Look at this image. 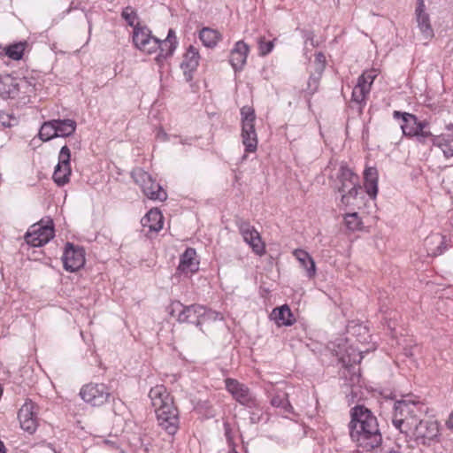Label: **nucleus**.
Returning a JSON list of instances; mask_svg holds the SVG:
<instances>
[{"label":"nucleus","instance_id":"obj_1","mask_svg":"<svg viewBox=\"0 0 453 453\" xmlns=\"http://www.w3.org/2000/svg\"><path fill=\"white\" fill-rule=\"evenodd\" d=\"M349 435L357 447L363 451H371L379 447L382 436L377 418L366 407L357 405L350 411Z\"/></svg>","mask_w":453,"mask_h":453},{"label":"nucleus","instance_id":"obj_2","mask_svg":"<svg viewBox=\"0 0 453 453\" xmlns=\"http://www.w3.org/2000/svg\"><path fill=\"white\" fill-rule=\"evenodd\" d=\"M425 411L424 404L418 401H396L394 404L392 424L402 434H406L419 419L418 416Z\"/></svg>","mask_w":453,"mask_h":453},{"label":"nucleus","instance_id":"obj_3","mask_svg":"<svg viewBox=\"0 0 453 453\" xmlns=\"http://www.w3.org/2000/svg\"><path fill=\"white\" fill-rule=\"evenodd\" d=\"M395 119H402L401 129L403 134L406 137H415L420 143H425L427 139L433 136L428 129V123L419 121L416 115L395 111L393 112Z\"/></svg>","mask_w":453,"mask_h":453},{"label":"nucleus","instance_id":"obj_4","mask_svg":"<svg viewBox=\"0 0 453 453\" xmlns=\"http://www.w3.org/2000/svg\"><path fill=\"white\" fill-rule=\"evenodd\" d=\"M405 436L413 440L418 445L430 446L439 441V424L435 420L418 419Z\"/></svg>","mask_w":453,"mask_h":453},{"label":"nucleus","instance_id":"obj_5","mask_svg":"<svg viewBox=\"0 0 453 453\" xmlns=\"http://www.w3.org/2000/svg\"><path fill=\"white\" fill-rule=\"evenodd\" d=\"M256 114L250 106L241 109L242 142L246 153H254L257 149V134L255 128Z\"/></svg>","mask_w":453,"mask_h":453},{"label":"nucleus","instance_id":"obj_6","mask_svg":"<svg viewBox=\"0 0 453 453\" xmlns=\"http://www.w3.org/2000/svg\"><path fill=\"white\" fill-rule=\"evenodd\" d=\"M132 178L140 186L142 193L149 199L163 202L167 198V193L151 175L142 168H135L132 172Z\"/></svg>","mask_w":453,"mask_h":453},{"label":"nucleus","instance_id":"obj_7","mask_svg":"<svg viewBox=\"0 0 453 453\" xmlns=\"http://www.w3.org/2000/svg\"><path fill=\"white\" fill-rule=\"evenodd\" d=\"M225 386L227 392L240 404L250 409H258L260 407L259 401L247 385L235 379L227 378L225 380Z\"/></svg>","mask_w":453,"mask_h":453},{"label":"nucleus","instance_id":"obj_8","mask_svg":"<svg viewBox=\"0 0 453 453\" xmlns=\"http://www.w3.org/2000/svg\"><path fill=\"white\" fill-rule=\"evenodd\" d=\"M80 395L92 406H101L109 401L111 393L108 387L103 383H89L81 388Z\"/></svg>","mask_w":453,"mask_h":453},{"label":"nucleus","instance_id":"obj_9","mask_svg":"<svg viewBox=\"0 0 453 453\" xmlns=\"http://www.w3.org/2000/svg\"><path fill=\"white\" fill-rule=\"evenodd\" d=\"M155 412L158 426L168 434H175L180 426L179 411L176 406L174 404L166 405Z\"/></svg>","mask_w":453,"mask_h":453},{"label":"nucleus","instance_id":"obj_10","mask_svg":"<svg viewBox=\"0 0 453 453\" xmlns=\"http://www.w3.org/2000/svg\"><path fill=\"white\" fill-rule=\"evenodd\" d=\"M38 407L30 399L26 400L18 412V418L22 430L33 434L38 427Z\"/></svg>","mask_w":453,"mask_h":453},{"label":"nucleus","instance_id":"obj_11","mask_svg":"<svg viewBox=\"0 0 453 453\" xmlns=\"http://www.w3.org/2000/svg\"><path fill=\"white\" fill-rule=\"evenodd\" d=\"M54 237L52 221L42 225V222L33 225L25 235L27 244L33 247H41L49 242Z\"/></svg>","mask_w":453,"mask_h":453},{"label":"nucleus","instance_id":"obj_12","mask_svg":"<svg viewBox=\"0 0 453 453\" xmlns=\"http://www.w3.org/2000/svg\"><path fill=\"white\" fill-rule=\"evenodd\" d=\"M414 17L422 39L425 40L424 44H427L434 37V31L431 24L430 15L426 12L425 0H417Z\"/></svg>","mask_w":453,"mask_h":453},{"label":"nucleus","instance_id":"obj_13","mask_svg":"<svg viewBox=\"0 0 453 453\" xmlns=\"http://www.w3.org/2000/svg\"><path fill=\"white\" fill-rule=\"evenodd\" d=\"M331 175L333 188L338 192H345L348 187L359 182V177L345 164L341 163Z\"/></svg>","mask_w":453,"mask_h":453},{"label":"nucleus","instance_id":"obj_14","mask_svg":"<svg viewBox=\"0 0 453 453\" xmlns=\"http://www.w3.org/2000/svg\"><path fill=\"white\" fill-rule=\"evenodd\" d=\"M172 311L173 312L176 309L181 308L179 312L177 320L180 323H190L195 324L197 327L202 330L201 327V313L204 312L203 311V305L200 304H191V305H183L179 301H174L171 304Z\"/></svg>","mask_w":453,"mask_h":453},{"label":"nucleus","instance_id":"obj_15","mask_svg":"<svg viewBox=\"0 0 453 453\" xmlns=\"http://www.w3.org/2000/svg\"><path fill=\"white\" fill-rule=\"evenodd\" d=\"M65 270L76 272L85 264V251L83 248L67 242L62 256Z\"/></svg>","mask_w":453,"mask_h":453},{"label":"nucleus","instance_id":"obj_16","mask_svg":"<svg viewBox=\"0 0 453 453\" xmlns=\"http://www.w3.org/2000/svg\"><path fill=\"white\" fill-rule=\"evenodd\" d=\"M239 231L243 237L244 242L249 244L252 250L259 256L265 252V243L263 242L259 233L249 222L242 221L239 225Z\"/></svg>","mask_w":453,"mask_h":453},{"label":"nucleus","instance_id":"obj_17","mask_svg":"<svg viewBox=\"0 0 453 453\" xmlns=\"http://www.w3.org/2000/svg\"><path fill=\"white\" fill-rule=\"evenodd\" d=\"M265 392L267 397L271 398L270 403L273 407L280 408L287 413L292 412L293 407L285 391L276 388L273 383H268L265 388Z\"/></svg>","mask_w":453,"mask_h":453},{"label":"nucleus","instance_id":"obj_18","mask_svg":"<svg viewBox=\"0 0 453 453\" xmlns=\"http://www.w3.org/2000/svg\"><path fill=\"white\" fill-rule=\"evenodd\" d=\"M424 247L429 257L441 255L448 248V241L445 235L439 233L431 234L424 241Z\"/></svg>","mask_w":453,"mask_h":453},{"label":"nucleus","instance_id":"obj_19","mask_svg":"<svg viewBox=\"0 0 453 453\" xmlns=\"http://www.w3.org/2000/svg\"><path fill=\"white\" fill-rule=\"evenodd\" d=\"M149 397L151 401V404L155 408V411L166 405L174 404L173 397L164 385H157L151 388Z\"/></svg>","mask_w":453,"mask_h":453},{"label":"nucleus","instance_id":"obj_20","mask_svg":"<svg viewBox=\"0 0 453 453\" xmlns=\"http://www.w3.org/2000/svg\"><path fill=\"white\" fill-rule=\"evenodd\" d=\"M200 55L197 49L190 45L184 55L183 61L180 65L183 70L186 80L191 81L193 78V73L196 70L199 65Z\"/></svg>","mask_w":453,"mask_h":453},{"label":"nucleus","instance_id":"obj_21","mask_svg":"<svg viewBox=\"0 0 453 453\" xmlns=\"http://www.w3.org/2000/svg\"><path fill=\"white\" fill-rule=\"evenodd\" d=\"M250 48L243 41H238L231 50L229 62L235 72L241 71L246 64Z\"/></svg>","mask_w":453,"mask_h":453},{"label":"nucleus","instance_id":"obj_22","mask_svg":"<svg viewBox=\"0 0 453 453\" xmlns=\"http://www.w3.org/2000/svg\"><path fill=\"white\" fill-rule=\"evenodd\" d=\"M178 270L185 274L194 273L199 270V260L196 257V251L195 249H186L180 256Z\"/></svg>","mask_w":453,"mask_h":453},{"label":"nucleus","instance_id":"obj_23","mask_svg":"<svg viewBox=\"0 0 453 453\" xmlns=\"http://www.w3.org/2000/svg\"><path fill=\"white\" fill-rule=\"evenodd\" d=\"M433 145L440 148L445 157H453V129H449L448 133L441 135H434L429 138Z\"/></svg>","mask_w":453,"mask_h":453},{"label":"nucleus","instance_id":"obj_24","mask_svg":"<svg viewBox=\"0 0 453 453\" xmlns=\"http://www.w3.org/2000/svg\"><path fill=\"white\" fill-rule=\"evenodd\" d=\"M142 226L150 232H158L163 228L164 217L158 209H151L141 219Z\"/></svg>","mask_w":453,"mask_h":453},{"label":"nucleus","instance_id":"obj_25","mask_svg":"<svg viewBox=\"0 0 453 453\" xmlns=\"http://www.w3.org/2000/svg\"><path fill=\"white\" fill-rule=\"evenodd\" d=\"M293 256L299 262L300 265L305 270L306 276L309 279L316 275V265L311 255L302 249H296L293 251Z\"/></svg>","mask_w":453,"mask_h":453},{"label":"nucleus","instance_id":"obj_26","mask_svg":"<svg viewBox=\"0 0 453 453\" xmlns=\"http://www.w3.org/2000/svg\"><path fill=\"white\" fill-rule=\"evenodd\" d=\"M17 97L26 100L35 95V80L34 78L18 77L17 80Z\"/></svg>","mask_w":453,"mask_h":453},{"label":"nucleus","instance_id":"obj_27","mask_svg":"<svg viewBox=\"0 0 453 453\" xmlns=\"http://www.w3.org/2000/svg\"><path fill=\"white\" fill-rule=\"evenodd\" d=\"M17 80L10 74L0 75V96L4 98L17 97Z\"/></svg>","mask_w":453,"mask_h":453},{"label":"nucleus","instance_id":"obj_28","mask_svg":"<svg viewBox=\"0 0 453 453\" xmlns=\"http://www.w3.org/2000/svg\"><path fill=\"white\" fill-rule=\"evenodd\" d=\"M271 318L275 321V323L279 326H288L295 323V319L293 317L292 311L287 304L273 309L271 314Z\"/></svg>","mask_w":453,"mask_h":453},{"label":"nucleus","instance_id":"obj_29","mask_svg":"<svg viewBox=\"0 0 453 453\" xmlns=\"http://www.w3.org/2000/svg\"><path fill=\"white\" fill-rule=\"evenodd\" d=\"M177 39L175 33L173 29H169L167 37L165 40H160V53L158 57L160 58H167L173 55V51L177 46Z\"/></svg>","mask_w":453,"mask_h":453},{"label":"nucleus","instance_id":"obj_30","mask_svg":"<svg viewBox=\"0 0 453 453\" xmlns=\"http://www.w3.org/2000/svg\"><path fill=\"white\" fill-rule=\"evenodd\" d=\"M54 122L57 137H68L74 134L77 127L75 120L70 119H54Z\"/></svg>","mask_w":453,"mask_h":453},{"label":"nucleus","instance_id":"obj_31","mask_svg":"<svg viewBox=\"0 0 453 453\" xmlns=\"http://www.w3.org/2000/svg\"><path fill=\"white\" fill-rule=\"evenodd\" d=\"M361 189L359 186V182L356 183V185H351L347 188L345 192H339L341 194V203L342 205L348 206H357L358 204V193Z\"/></svg>","mask_w":453,"mask_h":453},{"label":"nucleus","instance_id":"obj_32","mask_svg":"<svg viewBox=\"0 0 453 453\" xmlns=\"http://www.w3.org/2000/svg\"><path fill=\"white\" fill-rule=\"evenodd\" d=\"M371 88L368 85H364L357 81V85L354 87L351 94V99L354 103L357 104L360 108L364 107L366 104V99L370 94Z\"/></svg>","mask_w":453,"mask_h":453},{"label":"nucleus","instance_id":"obj_33","mask_svg":"<svg viewBox=\"0 0 453 453\" xmlns=\"http://www.w3.org/2000/svg\"><path fill=\"white\" fill-rule=\"evenodd\" d=\"M199 37L204 46L212 48L218 43L220 35L217 30L203 27L200 31Z\"/></svg>","mask_w":453,"mask_h":453},{"label":"nucleus","instance_id":"obj_34","mask_svg":"<svg viewBox=\"0 0 453 453\" xmlns=\"http://www.w3.org/2000/svg\"><path fill=\"white\" fill-rule=\"evenodd\" d=\"M151 36V32L147 27H134L133 32V42L138 50H140L141 47H144L145 42Z\"/></svg>","mask_w":453,"mask_h":453},{"label":"nucleus","instance_id":"obj_35","mask_svg":"<svg viewBox=\"0 0 453 453\" xmlns=\"http://www.w3.org/2000/svg\"><path fill=\"white\" fill-rule=\"evenodd\" d=\"M71 173V167L57 165L53 173V180L58 186L62 187L69 182Z\"/></svg>","mask_w":453,"mask_h":453},{"label":"nucleus","instance_id":"obj_36","mask_svg":"<svg viewBox=\"0 0 453 453\" xmlns=\"http://www.w3.org/2000/svg\"><path fill=\"white\" fill-rule=\"evenodd\" d=\"M26 46V42H19L9 45L4 49L5 55L12 60H20L24 55Z\"/></svg>","mask_w":453,"mask_h":453},{"label":"nucleus","instance_id":"obj_37","mask_svg":"<svg viewBox=\"0 0 453 453\" xmlns=\"http://www.w3.org/2000/svg\"><path fill=\"white\" fill-rule=\"evenodd\" d=\"M39 137L43 142H48L57 137L56 126L54 119L45 121L39 131Z\"/></svg>","mask_w":453,"mask_h":453},{"label":"nucleus","instance_id":"obj_38","mask_svg":"<svg viewBox=\"0 0 453 453\" xmlns=\"http://www.w3.org/2000/svg\"><path fill=\"white\" fill-rule=\"evenodd\" d=\"M347 228L350 231H357L362 228V220L357 212L348 213L344 217Z\"/></svg>","mask_w":453,"mask_h":453},{"label":"nucleus","instance_id":"obj_39","mask_svg":"<svg viewBox=\"0 0 453 453\" xmlns=\"http://www.w3.org/2000/svg\"><path fill=\"white\" fill-rule=\"evenodd\" d=\"M274 41L270 40L266 41L264 36H260L257 38V45H258V54L259 56L265 57L271 53L274 48Z\"/></svg>","mask_w":453,"mask_h":453},{"label":"nucleus","instance_id":"obj_40","mask_svg":"<svg viewBox=\"0 0 453 453\" xmlns=\"http://www.w3.org/2000/svg\"><path fill=\"white\" fill-rule=\"evenodd\" d=\"M203 313H201V326L207 321L222 320L223 315L220 312L208 309L203 305Z\"/></svg>","mask_w":453,"mask_h":453},{"label":"nucleus","instance_id":"obj_41","mask_svg":"<svg viewBox=\"0 0 453 453\" xmlns=\"http://www.w3.org/2000/svg\"><path fill=\"white\" fill-rule=\"evenodd\" d=\"M379 74V71L375 68H372L370 70L365 71L357 79L358 81L363 83L364 85H368L369 88H372V85Z\"/></svg>","mask_w":453,"mask_h":453},{"label":"nucleus","instance_id":"obj_42","mask_svg":"<svg viewBox=\"0 0 453 453\" xmlns=\"http://www.w3.org/2000/svg\"><path fill=\"white\" fill-rule=\"evenodd\" d=\"M322 71L323 67L321 66L319 67L317 74H312L310 76L306 89L310 95H313L315 92H317L319 86V81L322 74Z\"/></svg>","mask_w":453,"mask_h":453},{"label":"nucleus","instance_id":"obj_43","mask_svg":"<svg viewBox=\"0 0 453 453\" xmlns=\"http://www.w3.org/2000/svg\"><path fill=\"white\" fill-rule=\"evenodd\" d=\"M160 46V40L151 36L146 42L144 47H141L140 50L147 53V54H152L156 52Z\"/></svg>","mask_w":453,"mask_h":453},{"label":"nucleus","instance_id":"obj_44","mask_svg":"<svg viewBox=\"0 0 453 453\" xmlns=\"http://www.w3.org/2000/svg\"><path fill=\"white\" fill-rule=\"evenodd\" d=\"M122 18L127 21V23L131 27H136L135 23L137 21V14L136 12L131 7H126L121 13Z\"/></svg>","mask_w":453,"mask_h":453},{"label":"nucleus","instance_id":"obj_45","mask_svg":"<svg viewBox=\"0 0 453 453\" xmlns=\"http://www.w3.org/2000/svg\"><path fill=\"white\" fill-rule=\"evenodd\" d=\"M70 159H71L70 149L66 145H65L61 148V150L59 151L58 165H61L66 166V167H71Z\"/></svg>","mask_w":453,"mask_h":453},{"label":"nucleus","instance_id":"obj_46","mask_svg":"<svg viewBox=\"0 0 453 453\" xmlns=\"http://www.w3.org/2000/svg\"><path fill=\"white\" fill-rule=\"evenodd\" d=\"M365 192L372 198L375 199L378 194V180L364 183Z\"/></svg>","mask_w":453,"mask_h":453},{"label":"nucleus","instance_id":"obj_47","mask_svg":"<svg viewBox=\"0 0 453 453\" xmlns=\"http://www.w3.org/2000/svg\"><path fill=\"white\" fill-rule=\"evenodd\" d=\"M365 182L377 181L378 171L375 167H367L364 172Z\"/></svg>","mask_w":453,"mask_h":453},{"label":"nucleus","instance_id":"obj_48","mask_svg":"<svg viewBox=\"0 0 453 453\" xmlns=\"http://www.w3.org/2000/svg\"><path fill=\"white\" fill-rule=\"evenodd\" d=\"M196 408H204L205 410H207V411H208V412H209V414H210L211 416H212V415H213V414H212V412H211V404L209 403V402H207V401L203 402V403H199L197 404Z\"/></svg>","mask_w":453,"mask_h":453},{"label":"nucleus","instance_id":"obj_49","mask_svg":"<svg viewBox=\"0 0 453 453\" xmlns=\"http://www.w3.org/2000/svg\"><path fill=\"white\" fill-rule=\"evenodd\" d=\"M157 139H159L161 141L168 140V134L162 128L158 129V131L157 133Z\"/></svg>","mask_w":453,"mask_h":453},{"label":"nucleus","instance_id":"obj_50","mask_svg":"<svg viewBox=\"0 0 453 453\" xmlns=\"http://www.w3.org/2000/svg\"><path fill=\"white\" fill-rule=\"evenodd\" d=\"M362 358H363V356H362L361 352H358V353L355 354L352 360H349V362L360 363Z\"/></svg>","mask_w":453,"mask_h":453},{"label":"nucleus","instance_id":"obj_51","mask_svg":"<svg viewBox=\"0 0 453 453\" xmlns=\"http://www.w3.org/2000/svg\"><path fill=\"white\" fill-rule=\"evenodd\" d=\"M446 426L449 429H453V411L450 413L449 419L446 422Z\"/></svg>","mask_w":453,"mask_h":453},{"label":"nucleus","instance_id":"obj_52","mask_svg":"<svg viewBox=\"0 0 453 453\" xmlns=\"http://www.w3.org/2000/svg\"><path fill=\"white\" fill-rule=\"evenodd\" d=\"M250 420L252 423H257L260 420V416L256 415L255 413H252L250 416Z\"/></svg>","mask_w":453,"mask_h":453},{"label":"nucleus","instance_id":"obj_53","mask_svg":"<svg viewBox=\"0 0 453 453\" xmlns=\"http://www.w3.org/2000/svg\"><path fill=\"white\" fill-rule=\"evenodd\" d=\"M316 58L318 61L321 62L324 59V55L322 53H318L316 55Z\"/></svg>","mask_w":453,"mask_h":453},{"label":"nucleus","instance_id":"obj_54","mask_svg":"<svg viewBox=\"0 0 453 453\" xmlns=\"http://www.w3.org/2000/svg\"><path fill=\"white\" fill-rule=\"evenodd\" d=\"M0 453H5V447L3 442H0Z\"/></svg>","mask_w":453,"mask_h":453},{"label":"nucleus","instance_id":"obj_55","mask_svg":"<svg viewBox=\"0 0 453 453\" xmlns=\"http://www.w3.org/2000/svg\"><path fill=\"white\" fill-rule=\"evenodd\" d=\"M229 453H238L234 449H232V450Z\"/></svg>","mask_w":453,"mask_h":453},{"label":"nucleus","instance_id":"obj_56","mask_svg":"<svg viewBox=\"0 0 453 453\" xmlns=\"http://www.w3.org/2000/svg\"><path fill=\"white\" fill-rule=\"evenodd\" d=\"M187 142H187V140H185V141H184V140H181V141H180V143H183V144H185V143H187Z\"/></svg>","mask_w":453,"mask_h":453},{"label":"nucleus","instance_id":"obj_57","mask_svg":"<svg viewBox=\"0 0 453 453\" xmlns=\"http://www.w3.org/2000/svg\"><path fill=\"white\" fill-rule=\"evenodd\" d=\"M362 329H365V327H363V326H358V330H362Z\"/></svg>","mask_w":453,"mask_h":453},{"label":"nucleus","instance_id":"obj_58","mask_svg":"<svg viewBox=\"0 0 453 453\" xmlns=\"http://www.w3.org/2000/svg\"><path fill=\"white\" fill-rule=\"evenodd\" d=\"M389 453H400V452L393 450V451H390Z\"/></svg>","mask_w":453,"mask_h":453}]
</instances>
